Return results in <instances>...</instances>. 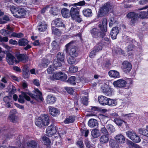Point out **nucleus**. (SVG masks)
<instances>
[{"label":"nucleus","mask_w":148,"mask_h":148,"mask_svg":"<svg viewBox=\"0 0 148 148\" xmlns=\"http://www.w3.org/2000/svg\"><path fill=\"white\" fill-rule=\"evenodd\" d=\"M16 58L19 61H22L23 60H26L28 59L27 56L23 54H20L17 56Z\"/></svg>","instance_id":"obj_29"},{"label":"nucleus","mask_w":148,"mask_h":148,"mask_svg":"<svg viewBox=\"0 0 148 148\" xmlns=\"http://www.w3.org/2000/svg\"><path fill=\"white\" fill-rule=\"evenodd\" d=\"M42 139L44 143L46 145H49L50 144L51 141L48 137L46 136H43Z\"/></svg>","instance_id":"obj_40"},{"label":"nucleus","mask_w":148,"mask_h":148,"mask_svg":"<svg viewBox=\"0 0 148 148\" xmlns=\"http://www.w3.org/2000/svg\"><path fill=\"white\" fill-rule=\"evenodd\" d=\"M77 145L80 148H82L84 146V144L82 141L79 140L77 142Z\"/></svg>","instance_id":"obj_63"},{"label":"nucleus","mask_w":148,"mask_h":148,"mask_svg":"<svg viewBox=\"0 0 148 148\" xmlns=\"http://www.w3.org/2000/svg\"><path fill=\"white\" fill-rule=\"evenodd\" d=\"M119 33V30L118 27H114L112 29L110 32L111 37L112 39H115L116 38V36Z\"/></svg>","instance_id":"obj_16"},{"label":"nucleus","mask_w":148,"mask_h":148,"mask_svg":"<svg viewBox=\"0 0 148 148\" xmlns=\"http://www.w3.org/2000/svg\"><path fill=\"white\" fill-rule=\"evenodd\" d=\"M110 115V117L112 120L114 118L116 119L118 116V114L115 112L111 113Z\"/></svg>","instance_id":"obj_58"},{"label":"nucleus","mask_w":148,"mask_h":148,"mask_svg":"<svg viewBox=\"0 0 148 148\" xmlns=\"http://www.w3.org/2000/svg\"><path fill=\"white\" fill-rule=\"evenodd\" d=\"M122 65V69L126 73L129 72L132 69V66L131 64L127 61H124Z\"/></svg>","instance_id":"obj_11"},{"label":"nucleus","mask_w":148,"mask_h":148,"mask_svg":"<svg viewBox=\"0 0 148 148\" xmlns=\"http://www.w3.org/2000/svg\"><path fill=\"white\" fill-rule=\"evenodd\" d=\"M99 27L102 32H100V34L99 36L103 38L106 35L104 32H106L107 31V19L105 18H104L102 21V24H100L99 25Z\"/></svg>","instance_id":"obj_5"},{"label":"nucleus","mask_w":148,"mask_h":148,"mask_svg":"<svg viewBox=\"0 0 148 148\" xmlns=\"http://www.w3.org/2000/svg\"><path fill=\"white\" fill-rule=\"evenodd\" d=\"M61 63L59 62L58 60H54L53 62V67L55 68L60 67L61 66Z\"/></svg>","instance_id":"obj_46"},{"label":"nucleus","mask_w":148,"mask_h":148,"mask_svg":"<svg viewBox=\"0 0 148 148\" xmlns=\"http://www.w3.org/2000/svg\"><path fill=\"white\" fill-rule=\"evenodd\" d=\"M98 123L96 119H91L88 122V125L91 127H94L97 125Z\"/></svg>","instance_id":"obj_26"},{"label":"nucleus","mask_w":148,"mask_h":148,"mask_svg":"<svg viewBox=\"0 0 148 148\" xmlns=\"http://www.w3.org/2000/svg\"><path fill=\"white\" fill-rule=\"evenodd\" d=\"M102 91L107 96H110L112 93V89L110 87H108L105 89H103Z\"/></svg>","instance_id":"obj_33"},{"label":"nucleus","mask_w":148,"mask_h":148,"mask_svg":"<svg viewBox=\"0 0 148 148\" xmlns=\"http://www.w3.org/2000/svg\"><path fill=\"white\" fill-rule=\"evenodd\" d=\"M91 134L92 136L94 138H97L99 136V131L97 129L92 130L91 131Z\"/></svg>","instance_id":"obj_37"},{"label":"nucleus","mask_w":148,"mask_h":148,"mask_svg":"<svg viewBox=\"0 0 148 148\" xmlns=\"http://www.w3.org/2000/svg\"><path fill=\"white\" fill-rule=\"evenodd\" d=\"M99 140L101 144L107 143L109 140L108 137L105 135H102L99 138Z\"/></svg>","instance_id":"obj_28"},{"label":"nucleus","mask_w":148,"mask_h":148,"mask_svg":"<svg viewBox=\"0 0 148 148\" xmlns=\"http://www.w3.org/2000/svg\"><path fill=\"white\" fill-rule=\"evenodd\" d=\"M9 119L11 122L13 123L16 122L17 121V117L15 115H10Z\"/></svg>","instance_id":"obj_49"},{"label":"nucleus","mask_w":148,"mask_h":148,"mask_svg":"<svg viewBox=\"0 0 148 148\" xmlns=\"http://www.w3.org/2000/svg\"><path fill=\"white\" fill-rule=\"evenodd\" d=\"M54 67L53 66L50 65L47 69V71L49 74L52 73V71L54 70Z\"/></svg>","instance_id":"obj_61"},{"label":"nucleus","mask_w":148,"mask_h":148,"mask_svg":"<svg viewBox=\"0 0 148 148\" xmlns=\"http://www.w3.org/2000/svg\"><path fill=\"white\" fill-rule=\"evenodd\" d=\"M117 102L116 100H114L110 98H108L107 100V105L108 106H114L117 105Z\"/></svg>","instance_id":"obj_32"},{"label":"nucleus","mask_w":148,"mask_h":148,"mask_svg":"<svg viewBox=\"0 0 148 148\" xmlns=\"http://www.w3.org/2000/svg\"><path fill=\"white\" fill-rule=\"evenodd\" d=\"M83 13L84 16L86 17H89L92 15V12L91 9H87L83 10Z\"/></svg>","instance_id":"obj_31"},{"label":"nucleus","mask_w":148,"mask_h":148,"mask_svg":"<svg viewBox=\"0 0 148 148\" xmlns=\"http://www.w3.org/2000/svg\"><path fill=\"white\" fill-rule=\"evenodd\" d=\"M51 45L52 47V49L51 51H54L53 52L54 53L58 51L60 47L58 44L55 40L53 41L51 43Z\"/></svg>","instance_id":"obj_25"},{"label":"nucleus","mask_w":148,"mask_h":148,"mask_svg":"<svg viewBox=\"0 0 148 148\" xmlns=\"http://www.w3.org/2000/svg\"><path fill=\"white\" fill-rule=\"evenodd\" d=\"M112 8L110 3L108 2L104 4L99 10V13L101 16H103L107 13L109 10H110Z\"/></svg>","instance_id":"obj_6"},{"label":"nucleus","mask_w":148,"mask_h":148,"mask_svg":"<svg viewBox=\"0 0 148 148\" xmlns=\"http://www.w3.org/2000/svg\"><path fill=\"white\" fill-rule=\"evenodd\" d=\"M65 88L68 92L70 94H73V90L72 88L70 87H66Z\"/></svg>","instance_id":"obj_60"},{"label":"nucleus","mask_w":148,"mask_h":148,"mask_svg":"<svg viewBox=\"0 0 148 148\" xmlns=\"http://www.w3.org/2000/svg\"><path fill=\"white\" fill-rule=\"evenodd\" d=\"M67 76L64 73L60 72V79L62 80H64L66 79Z\"/></svg>","instance_id":"obj_54"},{"label":"nucleus","mask_w":148,"mask_h":148,"mask_svg":"<svg viewBox=\"0 0 148 148\" xmlns=\"http://www.w3.org/2000/svg\"><path fill=\"white\" fill-rule=\"evenodd\" d=\"M6 59L7 62L10 65H13L14 62L16 63L18 62L16 58L12 54L10 53H7Z\"/></svg>","instance_id":"obj_9"},{"label":"nucleus","mask_w":148,"mask_h":148,"mask_svg":"<svg viewBox=\"0 0 148 148\" xmlns=\"http://www.w3.org/2000/svg\"><path fill=\"white\" fill-rule=\"evenodd\" d=\"M61 13L62 16L65 18H69L70 16L69 10L66 8L62 9L61 10Z\"/></svg>","instance_id":"obj_24"},{"label":"nucleus","mask_w":148,"mask_h":148,"mask_svg":"<svg viewBox=\"0 0 148 148\" xmlns=\"http://www.w3.org/2000/svg\"><path fill=\"white\" fill-rule=\"evenodd\" d=\"M12 97L11 96H6L3 98V100L5 103L6 106L8 108H11L10 103L12 102Z\"/></svg>","instance_id":"obj_18"},{"label":"nucleus","mask_w":148,"mask_h":148,"mask_svg":"<svg viewBox=\"0 0 148 148\" xmlns=\"http://www.w3.org/2000/svg\"><path fill=\"white\" fill-rule=\"evenodd\" d=\"M138 132L140 134L145 136H148V132H147L146 129L140 128L138 129Z\"/></svg>","instance_id":"obj_42"},{"label":"nucleus","mask_w":148,"mask_h":148,"mask_svg":"<svg viewBox=\"0 0 148 148\" xmlns=\"http://www.w3.org/2000/svg\"><path fill=\"white\" fill-rule=\"evenodd\" d=\"M126 135L128 138L135 143H139L141 141L140 137L134 131H128L126 132Z\"/></svg>","instance_id":"obj_4"},{"label":"nucleus","mask_w":148,"mask_h":148,"mask_svg":"<svg viewBox=\"0 0 148 148\" xmlns=\"http://www.w3.org/2000/svg\"><path fill=\"white\" fill-rule=\"evenodd\" d=\"M127 17L129 18H131V22L134 23L135 21L137 20L138 17L137 14H136L134 12H131L129 13L127 15Z\"/></svg>","instance_id":"obj_19"},{"label":"nucleus","mask_w":148,"mask_h":148,"mask_svg":"<svg viewBox=\"0 0 148 148\" xmlns=\"http://www.w3.org/2000/svg\"><path fill=\"white\" fill-rule=\"evenodd\" d=\"M23 36V34L22 33H16L15 32L12 33L10 37V38L13 37H16L18 38L22 37Z\"/></svg>","instance_id":"obj_39"},{"label":"nucleus","mask_w":148,"mask_h":148,"mask_svg":"<svg viewBox=\"0 0 148 148\" xmlns=\"http://www.w3.org/2000/svg\"><path fill=\"white\" fill-rule=\"evenodd\" d=\"M56 101L55 97L51 95H49L47 97V102L48 103L52 104L54 103Z\"/></svg>","instance_id":"obj_22"},{"label":"nucleus","mask_w":148,"mask_h":148,"mask_svg":"<svg viewBox=\"0 0 148 148\" xmlns=\"http://www.w3.org/2000/svg\"><path fill=\"white\" fill-rule=\"evenodd\" d=\"M49 123V117L48 115L46 114L41 115L36 119L35 124L39 127H42L43 126L48 125Z\"/></svg>","instance_id":"obj_3"},{"label":"nucleus","mask_w":148,"mask_h":148,"mask_svg":"<svg viewBox=\"0 0 148 148\" xmlns=\"http://www.w3.org/2000/svg\"><path fill=\"white\" fill-rule=\"evenodd\" d=\"M75 58V57L70 56V57L68 59L67 62L69 64H73L75 63L76 60Z\"/></svg>","instance_id":"obj_41"},{"label":"nucleus","mask_w":148,"mask_h":148,"mask_svg":"<svg viewBox=\"0 0 148 148\" xmlns=\"http://www.w3.org/2000/svg\"><path fill=\"white\" fill-rule=\"evenodd\" d=\"M75 77L71 76L67 80V82L71 84L75 85Z\"/></svg>","instance_id":"obj_45"},{"label":"nucleus","mask_w":148,"mask_h":148,"mask_svg":"<svg viewBox=\"0 0 148 148\" xmlns=\"http://www.w3.org/2000/svg\"><path fill=\"white\" fill-rule=\"evenodd\" d=\"M0 32L1 34L2 35L5 36L6 35H7L9 33V31L8 30H6L5 29H1L0 31Z\"/></svg>","instance_id":"obj_59"},{"label":"nucleus","mask_w":148,"mask_h":148,"mask_svg":"<svg viewBox=\"0 0 148 148\" xmlns=\"http://www.w3.org/2000/svg\"><path fill=\"white\" fill-rule=\"evenodd\" d=\"M3 21L1 22V23H5L7 21L10 20L9 18L7 16H4L3 18Z\"/></svg>","instance_id":"obj_56"},{"label":"nucleus","mask_w":148,"mask_h":148,"mask_svg":"<svg viewBox=\"0 0 148 148\" xmlns=\"http://www.w3.org/2000/svg\"><path fill=\"white\" fill-rule=\"evenodd\" d=\"M49 112L50 114L53 116H56L60 114V111L57 108L52 107H49Z\"/></svg>","instance_id":"obj_21"},{"label":"nucleus","mask_w":148,"mask_h":148,"mask_svg":"<svg viewBox=\"0 0 148 148\" xmlns=\"http://www.w3.org/2000/svg\"><path fill=\"white\" fill-rule=\"evenodd\" d=\"M107 130L111 133L114 132L115 131V129L114 126L112 125L108 124L107 125Z\"/></svg>","instance_id":"obj_43"},{"label":"nucleus","mask_w":148,"mask_h":148,"mask_svg":"<svg viewBox=\"0 0 148 148\" xmlns=\"http://www.w3.org/2000/svg\"><path fill=\"white\" fill-rule=\"evenodd\" d=\"M91 33L92 36L95 38H98L99 37L100 32L98 29L93 28L91 30Z\"/></svg>","instance_id":"obj_23"},{"label":"nucleus","mask_w":148,"mask_h":148,"mask_svg":"<svg viewBox=\"0 0 148 148\" xmlns=\"http://www.w3.org/2000/svg\"><path fill=\"white\" fill-rule=\"evenodd\" d=\"M114 121L118 125H121L123 122V121L120 119H115Z\"/></svg>","instance_id":"obj_47"},{"label":"nucleus","mask_w":148,"mask_h":148,"mask_svg":"<svg viewBox=\"0 0 148 148\" xmlns=\"http://www.w3.org/2000/svg\"><path fill=\"white\" fill-rule=\"evenodd\" d=\"M115 139L118 143L121 144L125 143V138L124 136L121 134H119L116 135Z\"/></svg>","instance_id":"obj_14"},{"label":"nucleus","mask_w":148,"mask_h":148,"mask_svg":"<svg viewBox=\"0 0 148 148\" xmlns=\"http://www.w3.org/2000/svg\"><path fill=\"white\" fill-rule=\"evenodd\" d=\"M133 115V114L132 113L128 114H122V116L125 119H127L129 117L132 116Z\"/></svg>","instance_id":"obj_57"},{"label":"nucleus","mask_w":148,"mask_h":148,"mask_svg":"<svg viewBox=\"0 0 148 148\" xmlns=\"http://www.w3.org/2000/svg\"><path fill=\"white\" fill-rule=\"evenodd\" d=\"M81 102L84 105H87L88 104V99L87 96H84L82 98Z\"/></svg>","instance_id":"obj_48"},{"label":"nucleus","mask_w":148,"mask_h":148,"mask_svg":"<svg viewBox=\"0 0 148 148\" xmlns=\"http://www.w3.org/2000/svg\"><path fill=\"white\" fill-rule=\"evenodd\" d=\"M78 68L77 66H72L69 67V72L70 73H73L76 72Z\"/></svg>","instance_id":"obj_44"},{"label":"nucleus","mask_w":148,"mask_h":148,"mask_svg":"<svg viewBox=\"0 0 148 148\" xmlns=\"http://www.w3.org/2000/svg\"><path fill=\"white\" fill-rule=\"evenodd\" d=\"M55 24V25L57 27H62L65 28L67 30L71 29V28H70L68 25H65L63 24V22L62 20L60 18H58L54 20L53 21Z\"/></svg>","instance_id":"obj_8"},{"label":"nucleus","mask_w":148,"mask_h":148,"mask_svg":"<svg viewBox=\"0 0 148 148\" xmlns=\"http://www.w3.org/2000/svg\"><path fill=\"white\" fill-rule=\"evenodd\" d=\"M73 20H75V21L78 23L81 22L82 21V18L80 17L79 14L75 16V17L72 18Z\"/></svg>","instance_id":"obj_52"},{"label":"nucleus","mask_w":148,"mask_h":148,"mask_svg":"<svg viewBox=\"0 0 148 148\" xmlns=\"http://www.w3.org/2000/svg\"><path fill=\"white\" fill-rule=\"evenodd\" d=\"M128 81L126 82L123 79H119L113 82V84L114 86L116 88H122L126 87Z\"/></svg>","instance_id":"obj_7"},{"label":"nucleus","mask_w":148,"mask_h":148,"mask_svg":"<svg viewBox=\"0 0 148 148\" xmlns=\"http://www.w3.org/2000/svg\"><path fill=\"white\" fill-rule=\"evenodd\" d=\"M56 132V127L53 125H51L47 128L46 133L48 136H51Z\"/></svg>","instance_id":"obj_10"},{"label":"nucleus","mask_w":148,"mask_h":148,"mask_svg":"<svg viewBox=\"0 0 148 148\" xmlns=\"http://www.w3.org/2000/svg\"><path fill=\"white\" fill-rule=\"evenodd\" d=\"M108 98L102 95L98 97V100L99 103L102 105H107Z\"/></svg>","instance_id":"obj_17"},{"label":"nucleus","mask_w":148,"mask_h":148,"mask_svg":"<svg viewBox=\"0 0 148 148\" xmlns=\"http://www.w3.org/2000/svg\"><path fill=\"white\" fill-rule=\"evenodd\" d=\"M21 95H19L18 101L21 103H24V99L28 101H30V98L27 95L38 102H41L43 100L42 93L37 88L35 89L33 93H31L29 91L27 90L25 92H21Z\"/></svg>","instance_id":"obj_1"},{"label":"nucleus","mask_w":148,"mask_h":148,"mask_svg":"<svg viewBox=\"0 0 148 148\" xmlns=\"http://www.w3.org/2000/svg\"><path fill=\"white\" fill-rule=\"evenodd\" d=\"M138 17L141 18H148V13L147 12L142 11L137 14Z\"/></svg>","instance_id":"obj_30"},{"label":"nucleus","mask_w":148,"mask_h":148,"mask_svg":"<svg viewBox=\"0 0 148 148\" xmlns=\"http://www.w3.org/2000/svg\"><path fill=\"white\" fill-rule=\"evenodd\" d=\"M16 12L15 16L18 18L24 17L26 15L25 11L23 8H18Z\"/></svg>","instance_id":"obj_13"},{"label":"nucleus","mask_w":148,"mask_h":148,"mask_svg":"<svg viewBox=\"0 0 148 148\" xmlns=\"http://www.w3.org/2000/svg\"><path fill=\"white\" fill-rule=\"evenodd\" d=\"M28 43V40L26 39L22 38L19 40L18 44L19 46H25Z\"/></svg>","instance_id":"obj_34"},{"label":"nucleus","mask_w":148,"mask_h":148,"mask_svg":"<svg viewBox=\"0 0 148 148\" xmlns=\"http://www.w3.org/2000/svg\"><path fill=\"white\" fill-rule=\"evenodd\" d=\"M75 41H72L66 45L67 53L69 55L74 57H77L78 55V51L77 47L75 46Z\"/></svg>","instance_id":"obj_2"},{"label":"nucleus","mask_w":148,"mask_h":148,"mask_svg":"<svg viewBox=\"0 0 148 148\" xmlns=\"http://www.w3.org/2000/svg\"><path fill=\"white\" fill-rule=\"evenodd\" d=\"M57 60L63 62L64 60V55L62 53L59 52L57 55Z\"/></svg>","instance_id":"obj_36"},{"label":"nucleus","mask_w":148,"mask_h":148,"mask_svg":"<svg viewBox=\"0 0 148 148\" xmlns=\"http://www.w3.org/2000/svg\"><path fill=\"white\" fill-rule=\"evenodd\" d=\"M75 119L72 116H69L67 117L64 121V123L65 124H69L72 123L74 122Z\"/></svg>","instance_id":"obj_35"},{"label":"nucleus","mask_w":148,"mask_h":148,"mask_svg":"<svg viewBox=\"0 0 148 148\" xmlns=\"http://www.w3.org/2000/svg\"><path fill=\"white\" fill-rule=\"evenodd\" d=\"M109 76L111 77L114 78H118L120 77L119 73L115 70H110L108 72Z\"/></svg>","instance_id":"obj_20"},{"label":"nucleus","mask_w":148,"mask_h":148,"mask_svg":"<svg viewBox=\"0 0 148 148\" xmlns=\"http://www.w3.org/2000/svg\"><path fill=\"white\" fill-rule=\"evenodd\" d=\"M127 144L130 147H133L136 148H140V147L139 145L136 143H134L130 140H128L127 142Z\"/></svg>","instance_id":"obj_38"},{"label":"nucleus","mask_w":148,"mask_h":148,"mask_svg":"<svg viewBox=\"0 0 148 148\" xmlns=\"http://www.w3.org/2000/svg\"><path fill=\"white\" fill-rule=\"evenodd\" d=\"M18 8H16L14 6H11L10 8V11L15 16L16 14V12L17 11V10H18Z\"/></svg>","instance_id":"obj_50"},{"label":"nucleus","mask_w":148,"mask_h":148,"mask_svg":"<svg viewBox=\"0 0 148 148\" xmlns=\"http://www.w3.org/2000/svg\"><path fill=\"white\" fill-rule=\"evenodd\" d=\"M79 8L76 6H74L71 8L70 11V14L71 18H74L79 14Z\"/></svg>","instance_id":"obj_12"},{"label":"nucleus","mask_w":148,"mask_h":148,"mask_svg":"<svg viewBox=\"0 0 148 148\" xmlns=\"http://www.w3.org/2000/svg\"><path fill=\"white\" fill-rule=\"evenodd\" d=\"M8 38L7 37H1L0 36V41L1 42H7L8 41Z\"/></svg>","instance_id":"obj_55"},{"label":"nucleus","mask_w":148,"mask_h":148,"mask_svg":"<svg viewBox=\"0 0 148 148\" xmlns=\"http://www.w3.org/2000/svg\"><path fill=\"white\" fill-rule=\"evenodd\" d=\"M60 72L54 73L53 75V77L54 79H60Z\"/></svg>","instance_id":"obj_51"},{"label":"nucleus","mask_w":148,"mask_h":148,"mask_svg":"<svg viewBox=\"0 0 148 148\" xmlns=\"http://www.w3.org/2000/svg\"><path fill=\"white\" fill-rule=\"evenodd\" d=\"M102 49V47L101 45H97L93 49L95 50L96 52H97L99 51H101Z\"/></svg>","instance_id":"obj_53"},{"label":"nucleus","mask_w":148,"mask_h":148,"mask_svg":"<svg viewBox=\"0 0 148 148\" xmlns=\"http://www.w3.org/2000/svg\"><path fill=\"white\" fill-rule=\"evenodd\" d=\"M26 144L28 148H35L37 146L36 143L34 140L29 141L27 142Z\"/></svg>","instance_id":"obj_27"},{"label":"nucleus","mask_w":148,"mask_h":148,"mask_svg":"<svg viewBox=\"0 0 148 148\" xmlns=\"http://www.w3.org/2000/svg\"><path fill=\"white\" fill-rule=\"evenodd\" d=\"M101 132L104 134H107L108 133L107 130L106 129L104 126H103L101 128Z\"/></svg>","instance_id":"obj_62"},{"label":"nucleus","mask_w":148,"mask_h":148,"mask_svg":"<svg viewBox=\"0 0 148 148\" xmlns=\"http://www.w3.org/2000/svg\"><path fill=\"white\" fill-rule=\"evenodd\" d=\"M97 53L95 50L93 49L90 52L89 55V56L91 58H93L96 55V53Z\"/></svg>","instance_id":"obj_64"},{"label":"nucleus","mask_w":148,"mask_h":148,"mask_svg":"<svg viewBox=\"0 0 148 148\" xmlns=\"http://www.w3.org/2000/svg\"><path fill=\"white\" fill-rule=\"evenodd\" d=\"M47 25L44 22H40L38 26V30L40 32H43L47 29Z\"/></svg>","instance_id":"obj_15"}]
</instances>
